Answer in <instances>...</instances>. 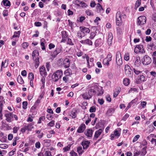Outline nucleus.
Segmentation results:
<instances>
[{
	"mask_svg": "<svg viewBox=\"0 0 156 156\" xmlns=\"http://www.w3.org/2000/svg\"><path fill=\"white\" fill-rule=\"evenodd\" d=\"M18 82L21 84H23L24 83V81L20 76H19L17 78Z\"/></svg>",
	"mask_w": 156,
	"mask_h": 156,
	"instance_id": "393cba45",
	"label": "nucleus"
},
{
	"mask_svg": "<svg viewBox=\"0 0 156 156\" xmlns=\"http://www.w3.org/2000/svg\"><path fill=\"white\" fill-rule=\"evenodd\" d=\"M98 102L100 104L102 105L103 104L104 101L102 99H99L98 100Z\"/></svg>",
	"mask_w": 156,
	"mask_h": 156,
	"instance_id": "0e129e2a",
	"label": "nucleus"
},
{
	"mask_svg": "<svg viewBox=\"0 0 156 156\" xmlns=\"http://www.w3.org/2000/svg\"><path fill=\"white\" fill-rule=\"evenodd\" d=\"M146 104L147 102L145 101H142L140 104V105L143 108H144V107L146 106Z\"/></svg>",
	"mask_w": 156,
	"mask_h": 156,
	"instance_id": "8fccbe9b",
	"label": "nucleus"
},
{
	"mask_svg": "<svg viewBox=\"0 0 156 156\" xmlns=\"http://www.w3.org/2000/svg\"><path fill=\"white\" fill-rule=\"evenodd\" d=\"M129 54L128 53H126L124 55V59L125 60L128 61L129 59Z\"/></svg>",
	"mask_w": 156,
	"mask_h": 156,
	"instance_id": "ea45409f",
	"label": "nucleus"
},
{
	"mask_svg": "<svg viewBox=\"0 0 156 156\" xmlns=\"http://www.w3.org/2000/svg\"><path fill=\"white\" fill-rule=\"evenodd\" d=\"M116 62L118 65H120L122 64L121 55L120 53H118L116 55Z\"/></svg>",
	"mask_w": 156,
	"mask_h": 156,
	"instance_id": "0eeeda50",
	"label": "nucleus"
},
{
	"mask_svg": "<svg viewBox=\"0 0 156 156\" xmlns=\"http://www.w3.org/2000/svg\"><path fill=\"white\" fill-rule=\"evenodd\" d=\"M151 142L153 144H154L155 145H156V139L152 138L151 140Z\"/></svg>",
	"mask_w": 156,
	"mask_h": 156,
	"instance_id": "338daca9",
	"label": "nucleus"
},
{
	"mask_svg": "<svg viewBox=\"0 0 156 156\" xmlns=\"http://www.w3.org/2000/svg\"><path fill=\"white\" fill-rule=\"evenodd\" d=\"M19 127H15L13 129V132L14 133H16L18 130L19 129Z\"/></svg>",
	"mask_w": 156,
	"mask_h": 156,
	"instance_id": "3c124183",
	"label": "nucleus"
},
{
	"mask_svg": "<svg viewBox=\"0 0 156 156\" xmlns=\"http://www.w3.org/2000/svg\"><path fill=\"white\" fill-rule=\"evenodd\" d=\"M125 73L128 76H131L132 72L129 66L127 65L125 66Z\"/></svg>",
	"mask_w": 156,
	"mask_h": 156,
	"instance_id": "39448f33",
	"label": "nucleus"
},
{
	"mask_svg": "<svg viewBox=\"0 0 156 156\" xmlns=\"http://www.w3.org/2000/svg\"><path fill=\"white\" fill-rule=\"evenodd\" d=\"M145 81V77L143 75H141L139 77L136 82L137 83H140Z\"/></svg>",
	"mask_w": 156,
	"mask_h": 156,
	"instance_id": "9d476101",
	"label": "nucleus"
},
{
	"mask_svg": "<svg viewBox=\"0 0 156 156\" xmlns=\"http://www.w3.org/2000/svg\"><path fill=\"white\" fill-rule=\"evenodd\" d=\"M141 64V61L140 59V58L139 57H136V61L134 63V65L136 67L139 66Z\"/></svg>",
	"mask_w": 156,
	"mask_h": 156,
	"instance_id": "ddd939ff",
	"label": "nucleus"
},
{
	"mask_svg": "<svg viewBox=\"0 0 156 156\" xmlns=\"http://www.w3.org/2000/svg\"><path fill=\"white\" fill-rule=\"evenodd\" d=\"M114 135L116 136H120V134L118 130H115L114 132Z\"/></svg>",
	"mask_w": 156,
	"mask_h": 156,
	"instance_id": "5fc2aeb1",
	"label": "nucleus"
},
{
	"mask_svg": "<svg viewBox=\"0 0 156 156\" xmlns=\"http://www.w3.org/2000/svg\"><path fill=\"white\" fill-rule=\"evenodd\" d=\"M58 77L60 78L62 75V72L60 70H58L54 73Z\"/></svg>",
	"mask_w": 156,
	"mask_h": 156,
	"instance_id": "4be33fe9",
	"label": "nucleus"
},
{
	"mask_svg": "<svg viewBox=\"0 0 156 156\" xmlns=\"http://www.w3.org/2000/svg\"><path fill=\"white\" fill-rule=\"evenodd\" d=\"M4 102V101L3 100L0 101V118H1L2 115V114L1 113V112L2 110V105Z\"/></svg>",
	"mask_w": 156,
	"mask_h": 156,
	"instance_id": "473e14b6",
	"label": "nucleus"
},
{
	"mask_svg": "<svg viewBox=\"0 0 156 156\" xmlns=\"http://www.w3.org/2000/svg\"><path fill=\"white\" fill-rule=\"evenodd\" d=\"M139 137H140V136L139 135H136V136L134 137L133 140V142H135L139 138Z\"/></svg>",
	"mask_w": 156,
	"mask_h": 156,
	"instance_id": "09e8293b",
	"label": "nucleus"
},
{
	"mask_svg": "<svg viewBox=\"0 0 156 156\" xmlns=\"http://www.w3.org/2000/svg\"><path fill=\"white\" fill-rule=\"evenodd\" d=\"M133 69L134 73L136 75L139 74L141 72V71L138 70L135 67Z\"/></svg>",
	"mask_w": 156,
	"mask_h": 156,
	"instance_id": "c03bdc74",
	"label": "nucleus"
},
{
	"mask_svg": "<svg viewBox=\"0 0 156 156\" xmlns=\"http://www.w3.org/2000/svg\"><path fill=\"white\" fill-rule=\"evenodd\" d=\"M102 132V130L101 129H100L98 131L96 132L94 136L96 138H97L98 136L101 134Z\"/></svg>",
	"mask_w": 156,
	"mask_h": 156,
	"instance_id": "aec40b11",
	"label": "nucleus"
},
{
	"mask_svg": "<svg viewBox=\"0 0 156 156\" xmlns=\"http://www.w3.org/2000/svg\"><path fill=\"white\" fill-rule=\"evenodd\" d=\"M21 74L22 75L24 76H26L27 75V72L26 71L24 70L22 71L21 72Z\"/></svg>",
	"mask_w": 156,
	"mask_h": 156,
	"instance_id": "69168bd1",
	"label": "nucleus"
},
{
	"mask_svg": "<svg viewBox=\"0 0 156 156\" xmlns=\"http://www.w3.org/2000/svg\"><path fill=\"white\" fill-rule=\"evenodd\" d=\"M52 78L53 81L55 82L57 81L60 78L54 74H53Z\"/></svg>",
	"mask_w": 156,
	"mask_h": 156,
	"instance_id": "c85d7f7f",
	"label": "nucleus"
},
{
	"mask_svg": "<svg viewBox=\"0 0 156 156\" xmlns=\"http://www.w3.org/2000/svg\"><path fill=\"white\" fill-rule=\"evenodd\" d=\"M76 111L75 110L71 112L70 115L73 118H74L76 117Z\"/></svg>",
	"mask_w": 156,
	"mask_h": 156,
	"instance_id": "bb28decb",
	"label": "nucleus"
},
{
	"mask_svg": "<svg viewBox=\"0 0 156 156\" xmlns=\"http://www.w3.org/2000/svg\"><path fill=\"white\" fill-rule=\"evenodd\" d=\"M80 28L81 29V30L82 31L83 34L84 32L89 33L90 31V30L88 28H86L84 27H80Z\"/></svg>",
	"mask_w": 156,
	"mask_h": 156,
	"instance_id": "6ab92c4d",
	"label": "nucleus"
},
{
	"mask_svg": "<svg viewBox=\"0 0 156 156\" xmlns=\"http://www.w3.org/2000/svg\"><path fill=\"white\" fill-rule=\"evenodd\" d=\"M13 136L12 134H9L8 136V139L9 140H11L12 139Z\"/></svg>",
	"mask_w": 156,
	"mask_h": 156,
	"instance_id": "13d9d810",
	"label": "nucleus"
},
{
	"mask_svg": "<svg viewBox=\"0 0 156 156\" xmlns=\"http://www.w3.org/2000/svg\"><path fill=\"white\" fill-rule=\"evenodd\" d=\"M137 20L138 24L139 25H142L146 23V18L145 16H140L138 17Z\"/></svg>",
	"mask_w": 156,
	"mask_h": 156,
	"instance_id": "20e7f679",
	"label": "nucleus"
},
{
	"mask_svg": "<svg viewBox=\"0 0 156 156\" xmlns=\"http://www.w3.org/2000/svg\"><path fill=\"white\" fill-rule=\"evenodd\" d=\"M77 151L79 153V154L80 156L83 152V151L82 150L81 147H78L77 148Z\"/></svg>",
	"mask_w": 156,
	"mask_h": 156,
	"instance_id": "cd10ccee",
	"label": "nucleus"
},
{
	"mask_svg": "<svg viewBox=\"0 0 156 156\" xmlns=\"http://www.w3.org/2000/svg\"><path fill=\"white\" fill-rule=\"evenodd\" d=\"M90 142L88 141H84L82 142V145L83 149H86L88 147Z\"/></svg>",
	"mask_w": 156,
	"mask_h": 156,
	"instance_id": "f8f14e48",
	"label": "nucleus"
},
{
	"mask_svg": "<svg viewBox=\"0 0 156 156\" xmlns=\"http://www.w3.org/2000/svg\"><path fill=\"white\" fill-rule=\"evenodd\" d=\"M85 133L87 137H91L92 136L93 132L92 130L88 129L85 131Z\"/></svg>",
	"mask_w": 156,
	"mask_h": 156,
	"instance_id": "9b49d317",
	"label": "nucleus"
},
{
	"mask_svg": "<svg viewBox=\"0 0 156 156\" xmlns=\"http://www.w3.org/2000/svg\"><path fill=\"white\" fill-rule=\"evenodd\" d=\"M40 144L39 142H37L35 144L36 147L37 148L40 147Z\"/></svg>",
	"mask_w": 156,
	"mask_h": 156,
	"instance_id": "680f3d73",
	"label": "nucleus"
},
{
	"mask_svg": "<svg viewBox=\"0 0 156 156\" xmlns=\"http://www.w3.org/2000/svg\"><path fill=\"white\" fill-rule=\"evenodd\" d=\"M96 110V108H95V107L94 106H92L91 107L90 109V111L92 112H94Z\"/></svg>",
	"mask_w": 156,
	"mask_h": 156,
	"instance_id": "603ef678",
	"label": "nucleus"
},
{
	"mask_svg": "<svg viewBox=\"0 0 156 156\" xmlns=\"http://www.w3.org/2000/svg\"><path fill=\"white\" fill-rule=\"evenodd\" d=\"M5 116L6 118V120L9 122H11L13 120V115L11 113L6 114Z\"/></svg>",
	"mask_w": 156,
	"mask_h": 156,
	"instance_id": "6e6552de",
	"label": "nucleus"
},
{
	"mask_svg": "<svg viewBox=\"0 0 156 156\" xmlns=\"http://www.w3.org/2000/svg\"><path fill=\"white\" fill-rule=\"evenodd\" d=\"M20 31H19L15 32L14 34L12 36V37H19V35H20Z\"/></svg>",
	"mask_w": 156,
	"mask_h": 156,
	"instance_id": "e433bc0d",
	"label": "nucleus"
},
{
	"mask_svg": "<svg viewBox=\"0 0 156 156\" xmlns=\"http://www.w3.org/2000/svg\"><path fill=\"white\" fill-rule=\"evenodd\" d=\"M114 109L113 108H110L108 110L106 114L109 116L111 115L114 112Z\"/></svg>",
	"mask_w": 156,
	"mask_h": 156,
	"instance_id": "b1692460",
	"label": "nucleus"
},
{
	"mask_svg": "<svg viewBox=\"0 0 156 156\" xmlns=\"http://www.w3.org/2000/svg\"><path fill=\"white\" fill-rule=\"evenodd\" d=\"M34 127L33 126V125L31 124H30L28 126H25V129L29 131L31 130Z\"/></svg>",
	"mask_w": 156,
	"mask_h": 156,
	"instance_id": "a878e982",
	"label": "nucleus"
},
{
	"mask_svg": "<svg viewBox=\"0 0 156 156\" xmlns=\"http://www.w3.org/2000/svg\"><path fill=\"white\" fill-rule=\"evenodd\" d=\"M39 58L37 57V58H36L35 59H34V60L35 61V67L36 69L38 67L40 64V62L39 61Z\"/></svg>",
	"mask_w": 156,
	"mask_h": 156,
	"instance_id": "5701e85b",
	"label": "nucleus"
},
{
	"mask_svg": "<svg viewBox=\"0 0 156 156\" xmlns=\"http://www.w3.org/2000/svg\"><path fill=\"white\" fill-rule=\"evenodd\" d=\"M141 0H137L135 5V9L137 8L140 5Z\"/></svg>",
	"mask_w": 156,
	"mask_h": 156,
	"instance_id": "c756f323",
	"label": "nucleus"
},
{
	"mask_svg": "<svg viewBox=\"0 0 156 156\" xmlns=\"http://www.w3.org/2000/svg\"><path fill=\"white\" fill-rule=\"evenodd\" d=\"M96 5V3L94 1H92L90 3V6L92 7H94Z\"/></svg>",
	"mask_w": 156,
	"mask_h": 156,
	"instance_id": "6e6d98bb",
	"label": "nucleus"
},
{
	"mask_svg": "<svg viewBox=\"0 0 156 156\" xmlns=\"http://www.w3.org/2000/svg\"><path fill=\"white\" fill-rule=\"evenodd\" d=\"M86 13L87 15H89V16H91L93 15V14L92 12L91 11L89 10H87L86 12Z\"/></svg>",
	"mask_w": 156,
	"mask_h": 156,
	"instance_id": "c9c22d12",
	"label": "nucleus"
},
{
	"mask_svg": "<svg viewBox=\"0 0 156 156\" xmlns=\"http://www.w3.org/2000/svg\"><path fill=\"white\" fill-rule=\"evenodd\" d=\"M28 45L29 44L28 43L26 42L23 43L22 44V47L24 49L27 48L28 47Z\"/></svg>",
	"mask_w": 156,
	"mask_h": 156,
	"instance_id": "a19ab883",
	"label": "nucleus"
},
{
	"mask_svg": "<svg viewBox=\"0 0 156 156\" xmlns=\"http://www.w3.org/2000/svg\"><path fill=\"white\" fill-rule=\"evenodd\" d=\"M96 9L97 10V12L98 13L101 12L102 11H103V9L101 5L99 3H98L97 4Z\"/></svg>",
	"mask_w": 156,
	"mask_h": 156,
	"instance_id": "dca6fc26",
	"label": "nucleus"
},
{
	"mask_svg": "<svg viewBox=\"0 0 156 156\" xmlns=\"http://www.w3.org/2000/svg\"><path fill=\"white\" fill-rule=\"evenodd\" d=\"M142 63L145 65L150 64L151 62V58L148 56L146 55L141 59Z\"/></svg>",
	"mask_w": 156,
	"mask_h": 156,
	"instance_id": "f03ea898",
	"label": "nucleus"
},
{
	"mask_svg": "<svg viewBox=\"0 0 156 156\" xmlns=\"http://www.w3.org/2000/svg\"><path fill=\"white\" fill-rule=\"evenodd\" d=\"M29 78L30 80H33L34 78V75L32 73H30L29 74Z\"/></svg>",
	"mask_w": 156,
	"mask_h": 156,
	"instance_id": "58836bf2",
	"label": "nucleus"
},
{
	"mask_svg": "<svg viewBox=\"0 0 156 156\" xmlns=\"http://www.w3.org/2000/svg\"><path fill=\"white\" fill-rule=\"evenodd\" d=\"M40 72L41 75L42 76H45L47 75V73L45 68L44 66H42L40 68Z\"/></svg>",
	"mask_w": 156,
	"mask_h": 156,
	"instance_id": "1a4fd4ad",
	"label": "nucleus"
},
{
	"mask_svg": "<svg viewBox=\"0 0 156 156\" xmlns=\"http://www.w3.org/2000/svg\"><path fill=\"white\" fill-rule=\"evenodd\" d=\"M8 64V61L5 60L4 63V67L5 68L7 66Z\"/></svg>",
	"mask_w": 156,
	"mask_h": 156,
	"instance_id": "4d7b16f0",
	"label": "nucleus"
},
{
	"mask_svg": "<svg viewBox=\"0 0 156 156\" xmlns=\"http://www.w3.org/2000/svg\"><path fill=\"white\" fill-rule=\"evenodd\" d=\"M85 128V125L84 124H82L79 127L77 130L78 132L81 133L83 132Z\"/></svg>",
	"mask_w": 156,
	"mask_h": 156,
	"instance_id": "f3484780",
	"label": "nucleus"
},
{
	"mask_svg": "<svg viewBox=\"0 0 156 156\" xmlns=\"http://www.w3.org/2000/svg\"><path fill=\"white\" fill-rule=\"evenodd\" d=\"M55 124V121L52 120L48 124V126L51 127L53 126Z\"/></svg>",
	"mask_w": 156,
	"mask_h": 156,
	"instance_id": "79ce46f5",
	"label": "nucleus"
},
{
	"mask_svg": "<svg viewBox=\"0 0 156 156\" xmlns=\"http://www.w3.org/2000/svg\"><path fill=\"white\" fill-rule=\"evenodd\" d=\"M81 2V1H80L78 0H76L74 1V4L78 6H79L80 5V4Z\"/></svg>",
	"mask_w": 156,
	"mask_h": 156,
	"instance_id": "de8ad7c7",
	"label": "nucleus"
},
{
	"mask_svg": "<svg viewBox=\"0 0 156 156\" xmlns=\"http://www.w3.org/2000/svg\"><path fill=\"white\" fill-rule=\"evenodd\" d=\"M95 92V91L92 89L89 90L88 94L87 93H86L82 95L83 98L86 99H88L91 98L92 95V93Z\"/></svg>",
	"mask_w": 156,
	"mask_h": 156,
	"instance_id": "f257e3e1",
	"label": "nucleus"
},
{
	"mask_svg": "<svg viewBox=\"0 0 156 156\" xmlns=\"http://www.w3.org/2000/svg\"><path fill=\"white\" fill-rule=\"evenodd\" d=\"M123 83L126 86H127L129 83V80L128 78L124 79L123 80Z\"/></svg>",
	"mask_w": 156,
	"mask_h": 156,
	"instance_id": "7c9ffc66",
	"label": "nucleus"
},
{
	"mask_svg": "<svg viewBox=\"0 0 156 156\" xmlns=\"http://www.w3.org/2000/svg\"><path fill=\"white\" fill-rule=\"evenodd\" d=\"M146 147H144L142 150L141 154L142 156H144L147 153L146 151Z\"/></svg>",
	"mask_w": 156,
	"mask_h": 156,
	"instance_id": "72a5a7b5",
	"label": "nucleus"
},
{
	"mask_svg": "<svg viewBox=\"0 0 156 156\" xmlns=\"http://www.w3.org/2000/svg\"><path fill=\"white\" fill-rule=\"evenodd\" d=\"M134 51L136 53L139 52L143 53L144 52V51L142 45H137L134 49Z\"/></svg>",
	"mask_w": 156,
	"mask_h": 156,
	"instance_id": "423d86ee",
	"label": "nucleus"
},
{
	"mask_svg": "<svg viewBox=\"0 0 156 156\" xmlns=\"http://www.w3.org/2000/svg\"><path fill=\"white\" fill-rule=\"evenodd\" d=\"M152 19L154 21L156 22V13L153 15Z\"/></svg>",
	"mask_w": 156,
	"mask_h": 156,
	"instance_id": "774afa93",
	"label": "nucleus"
},
{
	"mask_svg": "<svg viewBox=\"0 0 156 156\" xmlns=\"http://www.w3.org/2000/svg\"><path fill=\"white\" fill-rule=\"evenodd\" d=\"M121 14L120 12H117L116 14V24L118 26H120L121 22Z\"/></svg>",
	"mask_w": 156,
	"mask_h": 156,
	"instance_id": "7ed1b4c3",
	"label": "nucleus"
},
{
	"mask_svg": "<svg viewBox=\"0 0 156 156\" xmlns=\"http://www.w3.org/2000/svg\"><path fill=\"white\" fill-rule=\"evenodd\" d=\"M85 44H88L89 45H91L92 43L90 40L87 39L85 40Z\"/></svg>",
	"mask_w": 156,
	"mask_h": 156,
	"instance_id": "49530a36",
	"label": "nucleus"
},
{
	"mask_svg": "<svg viewBox=\"0 0 156 156\" xmlns=\"http://www.w3.org/2000/svg\"><path fill=\"white\" fill-rule=\"evenodd\" d=\"M97 90L99 92L98 95H100L103 94V91L102 90V87H97Z\"/></svg>",
	"mask_w": 156,
	"mask_h": 156,
	"instance_id": "412c9836",
	"label": "nucleus"
},
{
	"mask_svg": "<svg viewBox=\"0 0 156 156\" xmlns=\"http://www.w3.org/2000/svg\"><path fill=\"white\" fill-rule=\"evenodd\" d=\"M49 49H51L54 48L55 47V46L54 44L51 43L49 44Z\"/></svg>",
	"mask_w": 156,
	"mask_h": 156,
	"instance_id": "e2e57ef3",
	"label": "nucleus"
},
{
	"mask_svg": "<svg viewBox=\"0 0 156 156\" xmlns=\"http://www.w3.org/2000/svg\"><path fill=\"white\" fill-rule=\"evenodd\" d=\"M8 15V11L6 10H5L3 12V15L4 16H6Z\"/></svg>",
	"mask_w": 156,
	"mask_h": 156,
	"instance_id": "864d4df0",
	"label": "nucleus"
},
{
	"mask_svg": "<svg viewBox=\"0 0 156 156\" xmlns=\"http://www.w3.org/2000/svg\"><path fill=\"white\" fill-rule=\"evenodd\" d=\"M70 146H68L63 148V149L65 151H69L70 149Z\"/></svg>",
	"mask_w": 156,
	"mask_h": 156,
	"instance_id": "bf43d9fd",
	"label": "nucleus"
},
{
	"mask_svg": "<svg viewBox=\"0 0 156 156\" xmlns=\"http://www.w3.org/2000/svg\"><path fill=\"white\" fill-rule=\"evenodd\" d=\"M113 36L112 33H110L108 34V43L109 44H111L112 43V40Z\"/></svg>",
	"mask_w": 156,
	"mask_h": 156,
	"instance_id": "4468645a",
	"label": "nucleus"
},
{
	"mask_svg": "<svg viewBox=\"0 0 156 156\" xmlns=\"http://www.w3.org/2000/svg\"><path fill=\"white\" fill-rule=\"evenodd\" d=\"M3 2L4 5L9 6L10 5V2L8 0H3Z\"/></svg>",
	"mask_w": 156,
	"mask_h": 156,
	"instance_id": "2f4dec72",
	"label": "nucleus"
},
{
	"mask_svg": "<svg viewBox=\"0 0 156 156\" xmlns=\"http://www.w3.org/2000/svg\"><path fill=\"white\" fill-rule=\"evenodd\" d=\"M112 57V56L111 55L109 54L108 55L107 57V65L109 64V62L111 61Z\"/></svg>",
	"mask_w": 156,
	"mask_h": 156,
	"instance_id": "f704fd0d",
	"label": "nucleus"
},
{
	"mask_svg": "<svg viewBox=\"0 0 156 156\" xmlns=\"http://www.w3.org/2000/svg\"><path fill=\"white\" fill-rule=\"evenodd\" d=\"M39 55V54L38 51L37 50H34L32 54V56L33 60H34V58H36L37 57H38Z\"/></svg>",
	"mask_w": 156,
	"mask_h": 156,
	"instance_id": "2eb2a0df",
	"label": "nucleus"
},
{
	"mask_svg": "<svg viewBox=\"0 0 156 156\" xmlns=\"http://www.w3.org/2000/svg\"><path fill=\"white\" fill-rule=\"evenodd\" d=\"M63 63L65 67L68 68L69 66V59L67 58H66L64 59Z\"/></svg>",
	"mask_w": 156,
	"mask_h": 156,
	"instance_id": "a211bd4d",
	"label": "nucleus"
},
{
	"mask_svg": "<svg viewBox=\"0 0 156 156\" xmlns=\"http://www.w3.org/2000/svg\"><path fill=\"white\" fill-rule=\"evenodd\" d=\"M45 156H51V154L49 151H46L45 153Z\"/></svg>",
	"mask_w": 156,
	"mask_h": 156,
	"instance_id": "052dcab7",
	"label": "nucleus"
},
{
	"mask_svg": "<svg viewBox=\"0 0 156 156\" xmlns=\"http://www.w3.org/2000/svg\"><path fill=\"white\" fill-rule=\"evenodd\" d=\"M27 101H24L23 103V109H25L27 108Z\"/></svg>",
	"mask_w": 156,
	"mask_h": 156,
	"instance_id": "a18cd8bd",
	"label": "nucleus"
},
{
	"mask_svg": "<svg viewBox=\"0 0 156 156\" xmlns=\"http://www.w3.org/2000/svg\"><path fill=\"white\" fill-rule=\"evenodd\" d=\"M80 6L83 8H85L87 7V5L85 3L82 2H81L80 3Z\"/></svg>",
	"mask_w": 156,
	"mask_h": 156,
	"instance_id": "4c0bfd02",
	"label": "nucleus"
},
{
	"mask_svg": "<svg viewBox=\"0 0 156 156\" xmlns=\"http://www.w3.org/2000/svg\"><path fill=\"white\" fill-rule=\"evenodd\" d=\"M0 147L2 149H5L8 147V145L6 144H0Z\"/></svg>",
	"mask_w": 156,
	"mask_h": 156,
	"instance_id": "37998d69",
	"label": "nucleus"
}]
</instances>
